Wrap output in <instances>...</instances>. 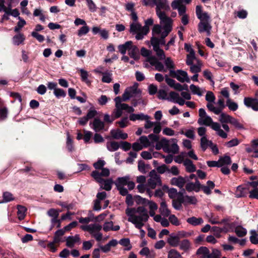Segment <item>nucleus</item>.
Here are the masks:
<instances>
[{"label":"nucleus","mask_w":258,"mask_h":258,"mask_svg":"<svg viewBox=\"0 0 258 258\" xmlns=\"http://www.w3.org/2000/svg\"><path fill=\"white\" fill-rule=\"evenodd\" d=\"M184 165L187 171L190 172L194 171V165L191 160L189 159H185L184 161Z\"/></svg>","instance_id":"51"},{"label":"nucleus","mask_w":258,"mask_h":258,"mask_svg":"<svg viewBox=\"0 0 258 258\" xmlns=\"http://www.w3.org/2000/svg\"><path fill=\"white\" fill-rule=\"evenodd\" d=\"M159 212L164 217H167L170 215V211L168 208L166 202L164 201H162L160 204Z\"/></svg>","instance_id":"25"},{"label":"nucleus","mask_w":258,"mask_h":258,"mask_svg":"<svg viewBox=\"0 0 258 258\" xmlns=\"http://www.w3.org/2000/svg\"><path fill=\"white\" fill-rule=\"evenodd\" d=\"M173 76L180 82H189V78L187 76V74L185 71L177 70L174 72Z\"/></svg>","instance_id":"17"},{"label":"nucleus","mask_w":258,"mask_h":258,"mask_svg":"<svg viewBox=\"0 0 258 258\" xmlns=\"http://www.w3.org/2000/svg\"><path fill=\"white\" fill-rule=\"evenodd\" d=\"M251 235L250 236L249 239L251 243L254 244H258L257 234L254 230H251L250 232Z\"/></svg>","instance_id":"54"},{"label":"nucleus","mask_w":258,"mask_h":258,"mask_svg":"<svg viewBox=\"0 0 258 258\" xmlns=\"http://www.w3.org/2000/svg\"><path fill=\"white\" fill-rule=\"evenodd\" d=\"M144 23L145 25L143 26V29L144 31L146 33V34H147L150 31V26L153 25L154 23V20L152 18H148L147 20H145Z\"/></svg>","instance_id":"37"},{"label":"nucleus","mask_w":258,"mask_h":258,"mask_svg":"<svg viewBox=\"0 0 258 258\" xmlns=\"http://www.w3.org/2000/svg\"><path fill=\"white\" fill-rule=\"evenodd\" d=\"M196 13L197 18L201 21L210 20L211 17L209 13L203 10L202 5H197L196 8Z\"/></svg>","instance_id":"12"},{"label":"nucleus","mask_w":258,"mask_h":258,"mask_svg":"<svg viewBox=\"0 0 258 258\" xmlns=\"http://www.w3.org/2000/svg\"><path fill=\"white\" fill-rule=\"evenodd\" d=\"M130 32L136 34V39L137 40L142 39L146 33L143 29V26L139 22H135L132 23L130 25Z\"/></svg>","instance_id":"5"},{"label":"nucleus","mask_w":258,"mask_h":258,"mask_svg":"<svg viewBox=\"0 0 258 258\" xmlns=\"http://www.w3.org/2000/svg\"><path fill=\"white\" fill-rule=\"evenodd\" d=\"M218 162L220 167H222L230 165L232 163V160L229 156L224 155L219 157Z\"/></svg>","instance_id":"26"},{"label":"nucleus","mask_w":258,"mask_h":258,"mask_svg":"<svg viewBox=\"0 0 258 258\" xmlns=\"http://www.w3.org/2000/svg\"><path fill=\"white\" fill-rule=\"evenodd\" d=\"M150 178L147 183V187L155 189L157 186L161 185V181L159 176L155 171L152 170L149 174Z\"/></svg>","instance_id":"6"},{"label":"nucleus","mask_w":258,"mask_h":258,"mask_svg":"<svg viewBox=\"0 0 258 258\" xmlns=\"http://www.w3.org/2000/svg\"><path fill=\"white\" fill-rule=\"evenodd\" d=\"M258 145V139L253 140L251 141V147L246 148V151L247 153L253 152L254 154V151L256 148H257Z\"/></svg>","instance_id":"43"},{"label":"nucleus","mask_w":258,"mask_h":258,"mask_svg":"<svg viewBox=\"0 0 258 258\" xmlns=\"http://www.w3.org/2000/svg\"><path fill=\"white\" fill-rule=\"evenodd\" d=\"M90 125L96 132L103 130L104 127V122L98 118H95L92 122L90 123Z\"/></svg>","instance_id":"19"},{"label":"nucleus","mask_w":258,"mask_h":258,"mask_svg":"<svg viewBox=\"0 0 258 258\" xmlns=\"http://www.w3.org/2000/svg\"><path fill=\"white\" fill-rule=\"evenodd\" d=\"M89 31V28L87 25H84L78 31V35L79 36H82V35H85Z\"/></svg>","instance_id":"59"},{"label":"nucleus","mask_w":258,"mask_h":258,"mask_svg":"<svg viewBox=\"0 0 258 258\" xmlns=\"http://www.w3.org/2000/svg\"><path fill=\"white\" fill-rule=\"evenodd\" d=\"M119 243L123 246L126 247V249L129 250L131 248L130 241L128 238H123L121 239Z\"/></svg>","instance_id":"64"},{"label":"nucleus","mask_w":258,"mask_h":258,"mask_svg":"<svg viewBox=\"0 0 258 258\" xmlns=\"http://www.w3.org/2000/svg\"><path fill=\"white\" fill-rule=\"evenodd\" d=\"M66 241L67 246L72 247L76 242L80 241L79 236L78 235H76L75 236L68 237Z\"/></svg>","instance_id":"28"},{"label":"nucleus","mask_w":258,"mask_h":258,"mask_svg":"<svg viewBox=\"0 0 258 258\" xmlns=\"http://www.w3.org/2000/svg\"><path fill=\"white\" fill-rule=\"evenodd\" d=\"M197 254H203L204 258H208V255L210 254V251L209 249L204 246L200 247L197 251Z\"/></svg>","instance_id":"35"},{"label":"nucleus","mask_w":258,"mask_h":258,"mask_svg":"<svg viewBox=\"0 0 258 258\" xmlns=\"http://www.w3.org/2000/svg\"><path fill=\"white\" fill-rule=\"evenodd\" d=\"M138 92L137 84L127 88L122 95V100L125 101L130 98L135 96Z\"/></svg>","instance_id":"11"},{"label":"nucleus","mask_w":258,"mask_h":258,"mask_svg":"<svg viewBox=\"0 0 258 258\" xmlns=\"http://www.w3.org/2000/svg\"><path fill=\"white\" fill-rule=\"evenodd\" d=\"M17 215L20 220H23L26 215V208L22 206L18 205L17 206Z\"/></svg>","instance_id":"32"},{"label":"nucleus","mask_w":258,"mask_h":258,"mask_svg":"<svg viewBox=\"0 0 258 258\" xmlns=\"http://www.w3.org/2000/svg\"><path fill=\"white\" fill-rule=\"evenodd\" d=\"M116 124H118L120 127L124 128L129 124V121L127 117H124L120 121H117Z\"/></svg>","instance_id":"61"},{"label":"nucleus","mask_w":258,"mask_h":258,"mask_svg":"<svg viewBox=\"0 0 258 258\" xmlns=\"http://www.w3.org/2000/svg\"><path fill=\"white\" fill-rule=\"evenodd\" d=\"M230 123L233 125L238 130L244 128L243 125L242 124H241L237 119L233 117L231 120Z\"/></svg>","instance_id":"55"},{"label":"nucleus","mask_w":258,"mask_h":258,"mask_svg":"<svg viewBox=\"0 0 258 258\" xmlns=\"http://www.w3.org/2000/svg\"><path fill=\"white\" fill-rule=\"evenodd\" d=\"M81 228L93 234L96 232H99L102 229V226L98 224H93L90 225H82Z\"/></svg>","instance_id":"14"},{"label":"nucleus","mask_w":258,"mask_h":258,"mask_svg":"<svg viewBox=\"0 0 258 258\" xmlns=\"http://www.w3.org/2000/svg\"><path fill=\"white\" fill-rule=\"evenodd\" d=\"M186 176L184 177H182L181 176H179L177 177H174L171 179V183L172 185H175L182 189V193L184 194L185 192V190L183 188V187L185 184V182H186Z\"/></svg>","instance_id":"15"},{"label":"nucleus","mask_w":258,"mask_h":258,"mask_svg":"<svg viewBox=\"0 0 258 258\" xmlns=\"http://www.w3.org/2000/svg\"><path fill=\"white\" fill-rule=\"evenodd\" d=\"M240 143L239 141L237 139H233L226 143V146L228 148L237 146Z\"/></svg>","instance_id":"62"},{"label":"nucleus","mask_w":258,"mask_h":258,"mask_svg":"<svg viewBox=\"0 0 258 258\" xmlns=\"http://www.w3.org/2000/svg\"><path fill=\"white\" fill-rule=\"evenodd\" d=\"M226 106L232 111H236L238 108V104L229 98L226 101Z\"/></svg>","instance_id":"34"},{"label":"nucleus","mask_w":258,"mask_h":258,"mask_svg":"<svg viewBox=\"0 0 258 258\" xmlns=\"http://www.w3.org/2000/svg\"><path fill=\"white\" fill-rule=\"evenodd\" d=\"M168 258H181V255L177 250L171 249L168 252Z\"/></svg>","instance_id":"56"},{"label":"nucleus","mask_w":258,"mask_h":258,"mask_svg":"<svg viewBox=\"0 0 258 258\" xmlns=\"http://www.w3.org/2000/svg\"><path fill=\"white\" fill-rule=\"evenodd\" d=\"M110 133L112 137L115 139H126L127 138V134L119 129L111 130Z\"/></svg>","instance_id":"21"},{"label":"nucleus","mask_w":258,"mask_h":258,"mask_svg":"<svg viewBox=\"0 0 258 258\" xmlns=\"http://www.w3.org/2000/svg\"><path fill=\"white\" fill-rule=\"evenodd\" d=\"M167 242L172 246H177L179 242V237H177V236H170L168 238Z\"/></svg>","instance_id":"36"},{"label":"nucleus","mask_w":258,"mask_h":258,"mask_svg":"<svg viewBox=\"0 0 258 258\" xmlns=\"http://www.w3.org/2000/svg\"><path fill=\"white\" fill-rule=\"evenodd\" d=\"M150 142L146 136L141 137L138 141L133 144V149L136 151L141 150L143 148L150 146Z\"/></svg>","instance_id":"8"},{"label":"nucleus","mask_w":258,"mask_h":258,"mask_svg":"<svg viewBox=\"0 0 258 258\" xmlns=\"http://www.w3.org/2000/svg\"><path fill=\"white\" fill-rule=\"evenodd\" d=\"M64 229H60L56 231L55 233L54 242L57 243L59 241L60 237L64 234Z\"/></svg>","instance_id":"60"},{"label":"nucleus","mask_w":258,"mask_h":258,"mask_svg":"<svg viewBox=\"0 0 258 258\" xmlns=\"http://www.w3.org/2000/svg\"><path fill=\"white\" fill-rule=\"evenodd\" d=\"M25 40L24 35L22 33H18L17 34L14 36L12 38L13 43L15 45H19L24 44Z\"/></svg>","instance_id":"22"},{"label":"nucleus","mask_w":258,"mask_h":258,"mask_svg":"<svg viewBox=\"0 0 258 258\" xmlns=\"http://www.w3.org/2000/svg\"><path fill=\"white\" fill-rule=\"evenodd\" d=\"M125 213L128 216V221L140 229L142 237H144L145 232L142 228L149 217L147 210L144 207H139L137 209L127 208L125 210Z\"/></svg>","instance_id":"2"},{"label":"nucleus","mask_w":258,"mask_h":258,"mask_svg":"<svg viewBox=\"0 0 258 258\" xmlns=\"http://www.w3.org/2000/svg\"><path fill=\"white\" fill-rule=\"evenodd\" d=\"M167 150L168 151H166V153H171L176 154L179 152V148L178 145L176 143H174L170 146L169 145L167 146Z\"/></svg>","instance_id":"33"},{"label":"nucleus","mask_w":258,"mask_h":258,"mask_svg":"<svg viewBox=\"0 0 258 258\" xmlns=\"http://www.w3.org/2000/svg\"><path fill=\"white\" fill-rule=\"evenodd\" d=\"M119 51L122 54H125L127 51L129 56L134 60H138L140 58L139 49L136 45L133 44L131 41H126L125 43L118 45Z\"/></svg>","instance_id":"3"},{"label":"nucleus","mask_w":258,"mask_h":258,"mask_svg":"<svg viewBox=\"0 0 258 258\" xmlns=\"http://www.w3.org/2000/svg\"><path fill=\"white\" fill-rule=\"evenodd\" d=\"M243 103L247 108H250L255 111H258V99L257 98L244 97Z\"/></svg>","instance_id":"13"},{"label":"nucleus","mask_w":258,"mask_h":258,"mask_svg":"<svg viewBox=\"0 0 258 258\" xmlns=\"http://www.w3.org/2000/svg\"><path fill=\"white\" fill-rule=\"evenodd\" d=\"M146 206H149V214L151 216H154L155 215L156 210L158 209V205L152 201H148Z\"/></svg>","instance_id":"27"},{"label":"nucleus","mask_w":258,"mask_h":258,"mask_svg":"<svg viewBox=\"0 0 258 258\" xmlns=\"http://www.w3.org/2000/svg\"><path fill=\"white\" fill-rule=\"evenodd\" d=\"M221 252L217 249H214L212 252L208 255V258H220Z\"/></svg>","instance_id":"63"},{"label":"nucleus","mask_w":258,"mask_h":258,"mask_svg":"<svg viewBox=\"0 0 258 258\" xmlns=\"http://www.w3.org/2000/svg\"><path fill=\"white\" fill-rule=\"evenodd\" d=\"M191 0H174L171 3L173 10H177L179 15H183L185 12V5L190 3Z\"/></svg>","instance_id":"7"},{"label":"nucleus","mask_w":258,"mask_h":258,"mask_svg":"<svg viewBox=\"0 0 258 258\" xmlns=\"http://www.w3.org/2000/svg\"><path fill=\"white\" fill-rule=\"evenodd\" d=\"M167 99L171 102L178 103L180 105H183L185 103L184 100L180 97L179 94L175 92H170Z\"/></svg>","instance_id":"16"},{"label":"nucleus","mask_w":258,"mask_h":258,"mask_svg":"<svg viewBox=\"0 0 258 258\" xmlns=\"http://www.w3.org/2000/svg\"><path fill=\"white\" fill-rule=\"evenodd\" d=\"M135 201L138 205L146 206V204L149 200L145 198H143L141 196H138L135 197Z\"/></svg>","instance_id":"52"},{"label":"nucleus","mask_w":258,"mask_h":258,"mask_svg":"<svg viewBox=\"0 0 258 258\" xmlns=\"http://www.w3.org/2000/svg\"><path fill=\"white\" fill-rule=\"evenodd\" d=\"M80 76L81 77V79H82V81L85 82L87 84H90V82L88 80V76H89L88 73L86 71H85L83 69H80Z\"/></svg>","instance_id":"45"},{"label":"nucleus","mask_w":258,"mask_h":258,"mask_svg":"<svg viewBox=\"0 0 258 258\" xmlns=\"http://www.w3.org/2000/svg\"><path fill=\"white\" fill-rule=\"evenodd\" d=\"M103 77L102 78V82L109 83L112 81V74L110 73H101Z\"/></svg>","instance_id":"50"},{"label":"nucleus","mask_w":258,"mask_h":258,"mask_svg":"<svg viewBox=\"0 0 258 258\" xmlns=\"http://www.w3.org/2000/svg\"><path fill=\"white\" fill-rule=\"evenodd\" d=\"M232 117L224 113H221L220 116L219 121L222 123H229Z\"/></svg>","instance_id":"39"},{"label":"nucleus","mask_w":258,"mask_h":258,"mask_svg":"<svg viewBox=\"0 0 258 258\" xmlns=\"http://www.w3.org/2000/svg\"><path fill=\"white\" fill-rule=\"evenodd\" d=\"M159 39L156 37H152L151 40V44L153 47L154 50L156 52V55L160 59L165 58L163 50L159 48Z\"/></svg>","instance_id":"9"},{"label":"nucleus","mask_w":258,"mask_h":258,"mask_svg":"<svg viewBox=\"0 0 258 258\" xmlns=\"http://www.w3.org/2000/svg\"><path fill=\"white\" fill-rule=\"evenodd\" d=\"M119 147V144L116 142H110L107 144V148L110 151H115L117 150Z\"/></svg>","instance_id":"44"},{"label":"nucleus","mask_w":258,"mask_h":258,"mask_svg":"<svg viewBox=\"0 0 258 258\" xmlns=\"http://www.w3.org/2000/svg\"><path fill=\"white\" fill-rule=\"evenodd\" d=\"M235 232L238 237H242L246 234L247 231L242 226H238L235 229Z\"/></svg>","instance_id":"38"},{"label":"nucleus","mask_w":258,"mask_h":258,"mask_svg":"<svg viewBox=\"0 0 258 258\" xmlns=\"http://www.w3.org/2000/svg\"><path fill=\"white\" fill-rule=\"evenodd\" d=\"M92 176L99 183L100 187L106 190H110L111 189L113 181L111 179H103L100 177L99 171L95 170L91 173Z\"/></svg>","instance_id":"4"},{"label":"nucleus","mask_w":258,"mask_h":258,"mask_svg":"<svg viewBox=\"0 0 258 258\" xmlns=\"http://www.w3.org/2000/svg\"><path fill=\"white\" fill-rule=\"evenodd\" d=\"M3 201L2 203H7L14 200L13 195L8 191H6L3 193Z\"/></svg>","instance_id":"46"},{"label":"nucleus","mask_w":258,"mask_h":258,"mask_svg":"<svg viewBox=\"0 0 258 258\" xmlns=\"http://www.w3.org/2000/svg\"><path fill=\"white\" fill-rule=\"evenodd\" d=\"M169 145V141L165 138H162L158 141L155 145V148L157 150L162 149L164 152L168 151L167 146Z\"/></svg>","instance_id":"20"},{"label":"nucleus","mask_w":258,"mask_h":258,"mask_svg":"<svg viewBox=\"0 0 258 258\" xmlns=\"http://www.w3.org/2000/svg\"><path fill=\"white\" fill-rule=\"evenodd\" d=\"M208 140L206 137L204 136L201 139V147L202 150L205 151L208 147Z\"/></svg>","instance_id":"58"},{"label":"nucleus","mask_w":258,"mask_h":258,"mask_svg":"<svg viewBox=\"0 0 258 258\" xmlns=\"http://www.w3.org/2000/svg\"><path fill=\"white\" fill-rule=\"evenodd\" d=\"M169 222L173 225L179 226L181 222L180 220L174 215H170L169 216Z\"/></svg>","instance_id":"49"},{"label":"nucleus","mask_w":258,"mask_h":258,"mask_svg":"<svg viewBox=\"0 0 258 258\" xmlns=\"http://www.w3.org/2000/svg\"><path fill=\"white\" fill-rule=\"evenodd\" d=\"M201 190H203L207 195H210L212 192L207 185L201 184L200 182L197 179H196L195 181V192H198Z\"/></svg>","instance_id":"18"},{"label":"nucleus","mask_w":258,"mask_h":258,"mask_svg":"<svg viewBox=\"0 0 258 258\" xmlns=\"http://www.w3.org/2000/svg\"><path fill=\"white\" fill-rule=\"evenodd\" d=\"M130 119L132 121H136L137 120H143L144 119H148L147 115L143 113L134 114L132 113L130 115Z\"/></svg>","instance_id":"31"},{"label":"nucleus","mask_w":258,"mask_h":258,"mask_svg":"<svg viewBox=\"0 0 258 258\" xmlns=\"http://www.w3.org/2000/svg\"><path fill=\"white\" fill-rule=\"evenodd\" d=\"M53 93L57 98L64 97L66 95V92L62 89L59 88L55 89Z\"/></svg>","instance_id":"57"},{"label":"nucleus","mask_w":258,"mask_h":258,"mask_svg":"<svg viewBox=\"0 0 258 258\" xmlns=\"http://www.w3.org/2000/svg\"><path fill=\"white\" fill-rule=\"evenodd\" d=\"M103 230L105 232L109 231H118L120 229L119 225L113 226V223L112 221L106 222L103 225Z\"/></svg>","instance_id":"23"},{"label":"nucleus","mask_w":258,"mask_h":258,"mask_svg":"<svg viewBox=\"0 0 258 258\" xmlns=\"http://www.w3.org/2000/svg\"><path fill=\"white\" fill-rule=\"evenodd\" d=\"M248 188L247 187H243L242 185H239L237 187V194L236 196L238 198L246 197Z\"/></svg>","instance_id":"29"},{"label":"nucleus","mask_w":258,"mask_h":258,"mask_svg":"<svg viewBox=\"0 0 258 258\" xmlns=\"http://www.w3.org/2000/svg\"><path fill=\"white\" fill-rule=\"evenodd\" d=\"M194 178V174H191L189 176H186V182H185V191L191 192L194 190V183L191 180Z\"/></svg>","instance_id":"24"},{"label":"nucleus","mask_w":258,"mask_h":258,"mask_svg":"<svg viewBox=\"0 0 258 258\" xmlns=\"http://www.w3.org/2000/svg\"><path fill=\"white\" fill-rule=\"evenodd\" d=\"M153 5L156 6V12L159 18L161 25H155L152 29L153 36L160 35L161 38H165L172 29L173 20L166 14L161 11V9L169 8L167 0H153Z\"/></svg>","instance_id":"1"},{"label":"nucleus","mask_w":258,"mask_h":258,"mask_svg":"<svg viewBox=\"0 0 258 258\" xmlns=\"http://www.w3.org/2000/svg\"><path fill=\"white\" fill-rule=\"evenodd\" d=\"M194 53L190 52L187 55L186 58V64L190 66V70L193 72H194Z\"/></svg>","instance_id":"42"},{"label":"nucleus","mask_w":258,"mask_h":258,"mask_svg":"<svg viewBox=\"0 0 258 258\" xmlns=\"http://www.w3.org/2000/svg\"><path fill=\"white\" fill-rule=\"evenodd\" d=\"M148 119H144L145 120L144 127L146 130H150L154 126L155 122H153L150 120V117L147 115Z\"/></svg>","instance_id":"53"},{"label":"nucleus","mask_w":258,"mask_h":258,"mask_svg":"<svg viewBox=\"0 0 258 258\" xmlns=\"http://www.w3.org/2000/svg\"><path fill=\"white\" fill-rule=\"evenodd\" d=\"M180 248L185 251L188 250L190 247V244L188 240H183L179 244Z\"/></svg>","instance_id":"48"},{"label":"nucleus","mask_w":258,"mask_h":258,"mask_svg":"<svg viewBox=\"0 0 258 258\" xmlns=\"http://www.w3.org/2000/svg\"><path fill=\"white\" fill-rule=\"evenodd\" d=\"M195 61H196V63L195 64V73H198L201 71V67L203 66V62L202 60L196 57L195 55Z\"/></svg>","instance_id":"47"},{"label":"nucleus","mask_w":258,"mask_h":258,"mask_svg":"<svg viewBox=\"0 0 258 258\" xmlns=\"http://www.w3.org/2000/svg\"><path fill=\"white\" fill-rule=\"evenodd\" d=\"M19 22L17 26L14 28V31L17 33H19L22 28L26 25V21L22 19L20 17H18Z\"/></svg>","instance_id":"40"},{"label":"nucleus","mask_w":258,"mask_h":258,"mask_svg":"<svg viewBox=\"0 0 258 258\" xmlns=\"http://www.w3.org/2000/svg\"><path fill=\"white\" fill-rule=\"evenodd\" d=\"M213 122L212 118L209 116L204 117L203 118H199L198 120V123L201 125H205L206 126H210L211 123Z\"/></svg>","instance_id":"30"},{"label":"nucleus","mask_w":258,"mask_h":258,"mask_svg":"<svg viewBox=\"0 0 258 258\" xmlns=\"http://www.w3.org/2000/svg\"><path fill=\"white\" fill-rule=\"evenodd\" d=\"M211 20L206 21H201L198 25V29L200 33L206 32L207 36L211 35L212 26L211 25Z\"/></svg>","instance_id":"10"},{"label":"nucleus","mask_w":258,"mask_h":258,"mask_svg":"<svg viewBox=\"0 0 258 258\" xmlns=\"http://www.w3.org/2000/svg\"><path fill=\"white\" fill-rule=\"evenodd\" d=\"M128 180L129 178L128 177L118 178L115 184L117 187L124 186V185H126Z\"/></svg>","instance_id":"41"}]
</instances>
